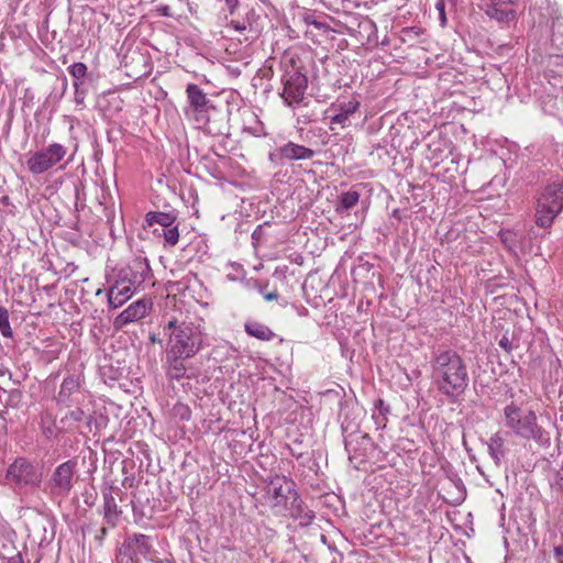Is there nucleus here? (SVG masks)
Wrapping results in <instances>:
<instances>
[{
	"mask_svg": "<svg viewBox=\"0 0 563 563\" xmlns=\"http://www.w3.org/2000/svg\"><path fill=\"white\" fill-rule=\"evenodd\" d=\"M433 383L440 394L451 402L466 391L470 376L465 361L454 350H437L431 357Z\"/></svg>",
	"mask_w": 563,
	"mask_h": 563,
	"instance_id": "obj_1",
	"label": "nucleus"
},
{
	"mask_svg": "<svg viewBox=\"0 0 563 563\" xmlns=\"http://www.w3.org/2000/svg\"><path fill=\"white\" fill-rule=\"evenodd\" d=\"M503 422L505 428L515 437L533 441L540 448L548 449L551 446V434L539 423L534 410H525L518 404L511 401L503 409Z\"/></svg>",
	"mask_w": 563,
	"mask_h": 563,
	"instance_id": "obj_2",
	"label": "nucleus"
},
{
	"mask_svg": "<svg viewBox=\"0 0 563 563\" xmlns=\"http://www.w3.org/2000/svg\"><path fill=\"white\" fill-rule=\"evenodd\" d=\"M164 333L168 335L166 352L178 357H192L201 346V333L191 322H178L175 318L164 325Z\"/></svg>",
	"mask_w": 563,
	"mask_h": 563,
	"instance_id": "obj_3",
	"label": "nucleus"
},
{
	"mask_svg": "<svg viewBox=\"0 0 563 563\" xmlns=\"http://www.w3.org/2000/svg\"><path fill=\"white\" fill-rule=\"evenodd\" d=\"M563 209V180L553 181L541 192L536 210V224L548 229Z\"/></svg>",
	"mask_w": 563,
	"mask_h": 563,
	"instance_id": "obj_4",
	"label": "nucleus"
},
{
	"mask_svg": "<svg viewBox=\"0 0 563 563\" xmlns=\"http://www.w3.org/2000/svg\"><path fill=\"white\" fill-rule=\"evenodd\" d=\"M67 147L60 143H52L41 150L31 153L26 161V167L33 175L48 172L67 155Z\"/></svg>",
	"mask_w": 563,
	"mask_h": 563,
	"instance_id": "obj_5",
	"label": "nucleus"
},
{
	"mask_svg": "<svg viewBox=\"0 0 563 563\" xmlns=\"http://www.w3.org/2000/svg\"><path fill=\"white\" fill-rule=\"evenodd\" d=\"M5 478L11 484L22 487H37L42 482V473L36 465L25 457H16L7 470Z\"/></svg>",
	"mask_w": 563,
	"mask_h": 563,
	"instance_id": "obj_6",
	"label": "nucleus"
},
{
	"mask_svg": "<svg viewBox=\"0 0 563 563\" xmlns=\"http://www.w3.org/2000/svg\"><path fill=\"white\" fill-rule=\"evenodd\" d=\"M189 110L187 113L191 115L198 128H206L210 121V111L214 110V106L207 97L203 90L196 84H188L186 87Z\"/></svg>",
	"mask_w": 563,
	"mask_h": 563,
	"instance_id": "obj_7",
	"label": "nucleus"
},
{
	"mask_svg": "<svg viewBox=\"0 0 563 563\" xmlns=\"http://www.w3.org/2000/svg\"><path fill=\"white\" fill-rule=\"evenodd\" d=\"M296 494L295 483L286 476L275 475L271 478L267 488V498L276 514H284L288 503Z\"/></svg>",
	"mask_w": 563,
	"mask_h": 563,
	"instance_id": "obj_8",
	"label": "nucleus"
},
{
	"mask_svg": "<svg viewBox=\"0 0 563 563\" xmlns=\"http://www.w3.org/2000/svg\"><path fill=\"white\" fill-rule=\"evenodd\" d=\"M118 278L139 289L153 278L150 262L146 257L136 256L118 273Z\"/></svg>",
	"mask_w": 563,
	"mask_h": 563,
	"instance_id": "obj_9",
	"label": "nucleus"
},
{
	"mask_svg": "<svg viewBox=\"0 0 563 563\" xmlns=\"http://www.w3.org/2000/svg\"><path fill=\"white\" fill-rule=\"evenodd\" d=\"M77 463L68 460L59 464L48 479V488L53 496L66 497L73 488V478Z\"/></svg>",
	"mask_w": 563,
	"mask_h": 563,
	"instance_id": "obj_10",
	"label": "nucleus"
},
{
	"mask_svg": "<svg viewBox=\"0 0 563 563\" xmlns=\"http://www.w3.org/2000/svg\"><path fill=\"white\" fill-rule=\"evenodd\" d=\"M283 84L284 89L282 97L288 106L302 101L308 87L306 75L291 67L290 70H285Z\"/></svg>",
	"mask_w": 563,
	"mask_h": 563,
	"instance_id": "obj_11",
	"label": "nucleus"
},
{
	"mask_svg": "<svg viewBox=\"0 0 563 563\" xmlns=\"http://www.w3.org/2000/svg\"><path fill=\"white\" fill-rule=\"evenodd\" d=\"M374 443L366 433L350 435L345 440V450L349 459L355 464L356 468L368 460L369 452L373 450Z\"/></svg>",
	"mask_w": 563,
	"mask_h": 563,
	"instance_id": "obj_12",
	"label": "nucleus"
},
{
	"mask_svg": "<svg viewBox=\"0 0 563 563\" xmlns=\"http://www.w3.org/2000/svg\"><path fill=\"white\" fill-rule=\"evenodd\" d=\"M151 306L152 303L146 299H139L132 302L125 310L115 317L113 321L114 328L122 329L126 324L144 318L147 314Z\"/></svg>",
	"mask_w": 563,
	"mask_h": 563,
	"instance_id": "obj_13",
	"label": "nucleus"
},
{
	"mask_svg": "<svg viewBox=\"0 0 563 563\" xmlns=\"http://www.w3.org/2000/svg\"><path fill=\"white\" fill-rule=\"evenodd\" d=\"M151 537L143 533L129 536L122 544L124 554L131 560L147 556L152 550Z\"/></svg>",
	"mask_w": 563,
	"mask_h": 563,
	"instance_id": "obj_14",
	"label": "nucleus"
},
{
	"mask_svg": "<svg viewBox=\"0 0 563 563\" xmlns=\"http://www.w3.org/2000/svg\"><path fill=\"white\" fill-rule=\"evenodd\" d=\"M283 516H290L299 521L302 527L309 526L314 519V514L310 510L299 497L298 493L292 496L288 503V508H285Z\"/></svg>",
	"mask_w": 563,
	"mask_h": 563,
	"instance_id": "obj_15",
	"label": "nucleus"
},
{
	"mask_svg": "<svg viewBox=\"0 0 563 563\" xmlns=\"http://www.w3.org/2000/svg\"><path fill=\"white\" fill-rule=\"evenodd\" d=\"M134 287L117 278L115 283L108 290V303L117 309L124 305L136 291Z\"/></svg>",
	"mask_w": 563,
	"mask_h": 563,
	"instance_id": "obj_16",
	"label": "nucleus"
},
{
	"mask_svg": "<svg viewBox=\"0 0 563 563\" xmlns=\"http://www.w3.org/2000/svg\"><path fill=\"white\" fill-rule=\"evenodd\" d=\"M80 378L78 375L70 374L66 376L60 385L58 394L55 396L56 404L69 407L73 402V396L79 391Z\"/></svg>",
	"mask_w": 563,
	"mask_h": 563,
	"instance_id": "obj_17",
	"label": "nucleus"
},
{
	"mask_svg": "<svg viewBox=\"0 0 563 563\" xmlns=\"http://www.w3.org/2000/svg\"><path fill=\"white\" fill-rule=\"evenodd\" d=\"M280 159L284 161H303L311 159L314 156V151L303 145L289 141L278 148Z\"/></svg>",
	"mask_w": 563,
	"mask_h": 563,
	"instance_id": "obj_18",
	"label": "nucleus"
},
{
	"mask_svg": "<svg viewBox=\"0 0 563 563\" xmlns=\"http://www.w3.org/2000/svg\"><path fill=\"white\" fill-rule=\"evenodd\" d=\"M508 432L498 430L495 432L489 440L487 441V450L489 456L493 459L494 463L499 466L501 460L506 456V437Z\"/></svg>",
	"mask_w": 563,
	"mask_h": 563,
	"instance_id": "obj_19",
	"label": "nucleus"
},
{
	"mask_svg": "<svg viewBox=\"0 0 563 563\" xmlns=\"http://www.w3.org/2000/svg\"><path fill=\"white\" fill-rule=\"evenodd\" d=\"M360 102L355 99L340 102L336 107V113L331 117V124H340L342 128L350 125V118L358 110Z\"/></svg>",
	"mask_w": 563,
	"mask_h": 563,
	"instance_id": "obj_20",
	"label": "nucleus"
},
{
	"mask_svg": "<svg viewBox=\"0 0 563 563\" xmlns=\"http://www.w3.org/2000/svg\"><path fill=\"white\" fill-rule=\"evenodd\" d=\"M485 13L499 22H509L515 19L516 13L509 5L494 4L492 2L481 3Z\"/></svg>",
	"mask_w": 563,
	"mask_h": 563,
	"instance_id": "obj_21",
	"label": "nucleus"
},
{
	"mask_svg": "<svg viewBox=\"0 0 563 563\" xmlns=\"http://www.w3.org/2000/svg\"><path fill=\"white\" fill-rule=\"evenodd\" d=\"M103 519L111 527H115L122 514L115 498L111 493H103Z\"/></svg>",
	"mask_w": 563,
	"mask_h": 563,
	"instance_id": "obj_22",
	"label": "nucleus"
},
{
	"mask_svg": "<svg viewBox=\"0 0 563 563\" xmlns=\"http://www.w3.org/2000/svg\"><path fill=\"white\" fill-rule=\"evenodd\" d=\"M187 358L188 357H178L177 355H172V353L166 352V374L169 379L179 380L186 376L187 369L184 365V360Z\"/></svg>",
	"mask_w": 563,
	"mask_h": 563,
	"instance_id": "obj_23",
	"label": "nucleus"
},
{
	"mask_svg": "<svg viewBox=\"0 0 563 563\" xmlns=\"http://www.w3.org/2000/svg\"><path fill=\"white\" fill-rule=\"evenodd\" d=\"M244 330L249 335L261 341H271L275 338V333L267 325L254 320L246 321Z\"/></svg>",
	"mask_w": 563,
	"mask_h": 563,
	"instance_id": "obj_24",
	"label": "nucleus"
},
{
	"mask_svg": "<svg viewBox=\"0 0 563 563\" xmlns=\"http://www.w3.org/2000/svg\"><path fill=\"white\" fill-rule=\"evenodd\" d=\"M175 221L176 216L173 212L150 211L145 216V222L148 227L157 223L164 229L174 224Z\"/></svg>",
	"mask_w": 563,
	"mask_h": 563,
	"instance_id": "obj_25",
	"label": "nucleus"
},
{
	"mask_svg": "<svg viewBox=\"0 0 563 563\" xmlns=\"http://www.w3.org/2000/svg\"><path fill=\"white\" fill-rule=\"evenodd\" d=\"M360 200V194L355 190H349L346 192H342L339 199V205L335 208V211L341 213L343 210H350L357 205Z\"/></svg>",
	"mask_w": 563,
	"mask_h": 563,
	"instance_id": "obj_26",
	"label": "nucleus"
},
{
	"mask_svg": "<svg viewBox=\"0 0 563 563\" xmlns=\"http://www.w3.org/2000/svg\"><path fill=\"white\" fill-rule=\"evenodd\" d=\"M41 432L48 440L57 437L56 423L51 417H42Z\"/></svg>",
	"mask_w": 563,
	"mask_h": 563,
	"instance_id": "obj_27",
	"label": "nucleus"
},
{
	"mask_svg": "<svg viewBox=\"0 0 563 563\" xmlns=\"http://www.w3.org/2000/svg\"><path fill=\"white\" fill-rule=\"evenodd\" d=\"M0 332L4 338L13 336V332L9 321V311L4 307H0Z\"/></svg>",
	"mask_w": 563,
	"mask_h": 563,
	"instance_id": "obj_28",
	"label": "nucleus"
},
{
	"mask_svg": "<svg viewBox=\"0 0 563 563\" xmlns=\"http://www.w3.org/2000/svg\"><path fill=\"white\" fill-rule=\"evenodd\" d=\"M563 24L561 23L560 18H556L555 21H553L552 24V35H551V43L553 46L558 47L559 49L563 48V33L560 32V27Z\"/></svg>",
	"mask_w": 563,
	"mask_h": 563,
	"instance_id": "obj_29",
	"label": "nucleus"
},
{
	"mask_svg": "<svg viewBox=\"0 0 563 563\" xmlns=\"http://www.w3.org/2000/svg\"><path fill=\"white\" fill-rule=\"evenodd\" d=\"M172 412L175 418H178L181 421H188L191 418V410L189 406L183 402L175 404Z\"/></svg>",
	"mask_w": 563,
	"mask_h": 563,
	"instance_id": "obj_30",
	"label": "nucleus"
},
{
	"mask_svg": "<svg viewBox=\"0 0 563 563\" xmlns=\"http://www.w3.org/2000/svg\"><path fill=\"white\" fill-rule=\"evenodd\" d=\"M163 235H164L165 242L168 245L174 246L175 244H177V242L179 240V231H178L177 225L172 224L170 227L164 228Z\"/></svg>",
	"mask_w": 563,
	"mask_h": 563,
	"instance_id": "obj_31",
	"label": "nucleus"
},
{
	"mask_svg": "<svg viewBox=\"0 0 563 563\" xmlns=\"http://www.w3.org/2000/svg\"><path fill=\"white\" fill-rule=\"evenodd\" d=\"M87 66L86 64L81 63V62H78V63H74L73 65H70L68 67V71L69 74L75 78V79H81V78H85L86 75H87Z\"/></svg>",
	"mask_w": 563,
	"mask_h": 563,
	"instance_id": "obj_32",
	"label": "nucleus"
},
{
	"mask_svg": "<svg viewBox=\"0 0 563 563\" xmlns=\"http://www.w3.org/2000/svg\"><path fill=\"white\" fill-rule=\"evenodd\" d=\"M85 417H86L85 411L80 408H76V409L67 412L66 416L64 417V420L79 422V421H82L85 419Z\"/></svg>",
	"mask_w": 563,
	"mask_h": 563,
	"instance_id": "obj_33",
	"label": "nucleus"
},
{
	"mask_svg": "<svg viewBox=\"0 0 563 563\" xmlns=\"http://www.w3.org/2000/svg\"><path fill=\"white\" fill-rule=\"evenodd\" d=\"M435 9L439 13V20H440V23H441V26H445L446 25V14H445V3L443 0H439L437 3H435Z\"/></svg>",
	"mask_w": 563,
	"mask_h": 563,
	"instance_id": "obj_34",
	"label": "nucleus"
},
{
	"mask_svg": "<svg viewBox=\"0 0 563 563\" xmlns=\"http://www.w3.org/2000/svg\"><path fill=\"white\" fill-rule=\"evenodd\" d=\"M377 415H384L385 417L388 416V413L390 412V408L388 405H386L384 402L383 399H377L375 401V411Z\"/></svg>",
	"mask_w": 563,
	"mask_h": 563,
	"instance_id": "obj_35",
	"label": "nucleus"
},
{
	"mask_svg": "<svg viewBox=\"0 0 563 563\" xmlns=\"http://www.w3.org/2000/svg\"><path fill=\"white\" fill-rule=\"evenodd\" d=\"M372 418H373L377 429L386 428V424L388 421L387 417H385L384 415H377L376 412H374Z\"/></svg>",
	"mask_w": 563,
	"mask_h": 563,
	"instance_id": "obj_36",
	"label": "nucleus"
},
{
	"mask_svg": "<svg viewBox=\"0 0 563 563\" xmlns=\"http://www.w3.org/2000/svg\"><path fill=\"white\" fill-rule=\"evenodd\" d=\"M92 426L95 428L99 429L102 426H104V423L101 420H98V419L93 418V416L90 415L87 417L86 427L88 428L89 431H91Z\"/></svg>",
	"mask_w": 563,
	"mask_h": 563,
	"instance_id": "obj_37",
	"label": "nucleus"
},
{
	"mask_svg": "<svg viewBox=\"0 0 563 563\" xmlns=\"http://www.w3.org/2000/svg\"><path fill=\"white\" fill-rule=\"evenodd\" d=\"M260 292L262 294L264 299L267 301L276 300L278 298V294L276 290L266 291V287L261 288Z\"/></svg>",
	"mask_w": 563,
	"mask_h": 563,
	"instance_id": "obj_38",
	"label": "nucleus"
},
{
	"mask_svg": "<svg viewBox=\"0 0 563 563\" xmlns=\"http://www.w3.org/2000/svg\"><path fill=\"white\" fill-rule=\"evenodd\" d=\"M499 346L501 349H504L507 353H510L511 350H512V343L511 341L509 340L508 336L504 335L500 340H499Z\"/></svg>",
	"mask_w": 563,
	"mask_h": 563,
	"instance_id": "obj_39",
	"label": "nucleus"
},
{
	"mask_svg": "<svg viewBox=\"0 0 563 563\" xmlns=\"http://www.w3.org/2000/svg\"><path fill=\"white\" fill-rule=\"evenodd\" d=\"M515 0H481V3L492 2L494 4L510 5Z\"/></svg>",
	"mask_w": 563,
	"mask_h": 563,
	"instance_id": "obj_40",
	"label": "nucleus"
},
{
	"mask_svg": "<svg viewBox=\"0 0 563 563\" xmlns=\"http://www.w3.org/2000/svg\"><path fill=\"white\" fill-rule=\"evenodd\" d=\"M8 563H23V559L20 553L8 559Z\"/></svg>",
	"mask_w": 563,
	"mask_h": 563,
	"instance_id": "obj_41",
	"label": "nucleus"
},
{
	"mask_svg": "<svg viewBox=\"0 0 563 563\" xmlns=\"http://www.w3.org/2000/svg\"><path fill=\"white\" fill-rule=\"evenodd\" d=\"M161 11V14L164 15V16H170V12H169V7L168 5H165V7H162L159 9Z\"/></svg>",
	"mask_w": 563,
	"mask_h": 563,
	"instance_id": "obj_42",
	"label": "nucleus"
},
{
	"mask_svg": "<svg viewBox=\"0 0 563 563\" xmlns=\"http://www.w3.org/2000/svg\"><path fill=\"white\" fill-rule=\"evenodd\" d=\"M231 23L234 26V29L238 30V31H244L245 30V25L241 24L240 22L232 21Z\"/></svg>",
	"mask_w": 563,
	"mask_h": 563,
	"instance_id": "obj_43",
	"label": "nucleus"
},
{
	"mask_svg": "<svg viewBox=\"0 0 563 563\" xmlns=\"http://www.w3.org/2000/svg\"><path fill=\"white\" fill-rule=\"evenodd\" d=\"M150 340L151 342L155 343V342H158V343H162V340L161 339H157L156 335L154 333L150 334Z\"/></svg>",
	"mask_w": 563,
	"mask_h": 563,
	"instance_id": "obj_44",
	"label": "nucleus"
},
{
	"mask_svg": "<svg viewBox=\"0 0 563 563\" xmlns=\"http://www.w3.org/2000/svg\"><path fill=\"white\" fill-rule=\"evenodd\" d=\"M291 455L292 456H296V457H300L301 456V453H296L295 451L291 450Z\"/></svg>",
	"mask_w": 563,
	"mask_h": 563,
	"instance_id": "obj_45",
	"label": "nucleus"
},
{
	"mask_svg": "<svg viewBox=\"0 0 563 563\" xmlns=\"http://www.w3.org/2000/svg\"><path fill=\"white\" fill-rule=\"evenodd\" d=\"M76 101H77V102H81V101H82V100H81V97H78V95H76Z\"/></svg>",
	"mask_w": 563,
	"mask_h": 563,
	"instance_id": "obj_46",
	"label": "nucleus"
},
{
	"mask_svg": "<svg viewBox=\"0 0 563 563\" xmlns=\"http://www.w3.org/2000/svg\"><path fill=\"white\" fill-rule=\"evenodd\" d=\"M76 101H77V102H81V101H82V100H81V97H78V95H76Z\"/></svg>",
	"mask_w": 563,
	"mask_h": 563,
	"instance_id": "obj_47",
	"label": "nucleus"
},
{
	"mask_svg": "<svg viewBox=\"0 0 563 563\" xmlns=\"http://www.w3.org/2000/svg\"><path fill=\"white\" fill-rule=\"evenodd\" d=\"M560 420L563 421V410L561 409Z\"/></svg>",
	"mask_w": 563,
	"mask_h": 563,
	"instance_id": "obj_48",
	"label": "nucleus"
},
{
	"mask_svg": "<svg viewBox=\"0 0 563 563\" xmlns=\"http://www.w3.org/2000/svg\"><path fill=\"white\" fill-rule=\"evenodd\" d=\"M101 533H102V534H106V533H107V529H106V528H102V529H101Z\"/></svg>",
	"mask_w": 563,
	"mask_h": 563,
	"instance_id": "obj_49",
	"label": "nucleus"
}]
</instances>
